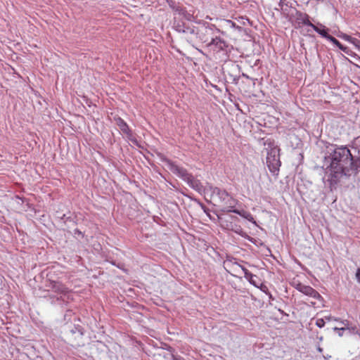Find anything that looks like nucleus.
Wrapping results in <instances>:
<instances>
[{
	"mask_svg": "<svg viewBox=\"0 0 360 360\" xmlns=\"http://www.w3.org/2000/svg\"><path fill=\"white\" fill-rule=\"evenodd\" d=\"M185 18L188 20H191V18H193V15L188 13L187 15H185Z\"/></svg>",
	"mask_w": 360,
	"mask_h": 360,
	"instance_id": "nucleus-31",
	"label": "nucleus"
},
{
	"mask_svg": "<svg viewBox=\"0 0 360 360\" xmlns=\"http://www.w3.org/2000/svg\"><path fill=\"white\" fill-rule=\"evenodd\" d=\"M188 177V178L186 179L184 181L186 182L191 188L198 191V193H201L202 191H205V188L203 189V186L200 180L195 179L191 174Z\"/></svg>",
	"mask_w": 360,
	"mask_h": 360,
	"instance_id": "nucleus-11",
	"label": "nucleus"
},
{
	"mask_svg": "<svg viewBox=\"0 0 360 360\" xmlns=\"http://www.w3.org/2000/svg\"><path fill=\"white\" fill-rule=\"evenodd\" d=\"M324 319H326V320H327V321H330V317H329V316H326Z\"/></svg>",
	"mask_w": 360,
	"mask_h": 360,
	"instance_id": "nucleus-36",
	"label": "nucleus"
},
{
	"mask_svg": "<svg viewBox=\"0 0 360 360\" xmlns=\"http://www.w3.org/2000/svg\"><path fill=\"white\" fill-rule=\"evenodd\" d=\"M172 360H186L184 357L179 356V355H172Z\"/></svg>",
	"mask_w": 360,
	"mask_h": 360,
	"instance_id": "nucleus-28",
	"label": "nucleus"
},
{
	"mask_svg": "<svg viewBox=\"0 0 360 360\" xmlns=\"http://www.w3.org/2000/svg\"><path fill=\"white\" fill-rule=\"evenodd\" d=\"M167 167L172 173L176 174L178 177L181 178L183 181H185L186 179H188V176L191 174L185 168L180 167L176 163L169 160L167 161Z\"/></svg>",
	"mask_w": 360,
	"mask_h": 360,
	"instance_id": "nucleus-9",
	"label": "nucleus"
},
{
	"mask_svg": "<svg viewBox=\"0 0 360 360\" xmlns=\"http://www.w3.org/2000/svg\"><path fill=\"white\" fill-rule=\"evenodd\" d=\"M322 340H323V337H320V338H319V340H321V341Z\"/></svg>",
	"mask_w": 360,
	"mask_h": 360,
	"instance_id": "nucleus-37",
	"label": "nucleus"
},
{
	"mask_svg": "<svg viewBox=\"0 0 360 360\" xmlns=\"http://www.w3.org/2000/svg\"><path fill=\"white\" fill-rule=\"evenodd\" d=\"M309 27H311L316 32H317L319 34H320L322 37L325 39L329 34V29L321 23L318 22L316 25H314L311 22Z\"/></svg>",
	"mask_w": 360,
	"mask_h": 360,
	"instance_id": "nucleus-13",
	"label": "nucleus"
},
{
	"mask_svg": "<svg viewBox=\"0 0 360 360\" xmlns=\"http://www.w3.org/2000/svg\"><path fill=\"white\" fill-rule=\"evenodd\" d=\"M317 350L321 353L323 352V349L320 346L317 347Z\"/></svg>",
	"mask_w": 360,
	"mask_h": 360,
	"instance_id": "nucleus-33",
	"label": "nucleus"
},
{
	"mask_svg": "<svg viewBox=\"0 0 360 360\" xmlns=\"http://www.w3.org/2000/svg\"><path fill=\"white\" fill-rule=\"evenodd\" d=\"M356 277L357 281L360 283V268L357 269Z\"/></svg>",
	"mask_w": 360,
	"mask_h": 360,
	"instance_id": "nucleus-29",
	"label": "nucleus"
},
{
	"mask_svg": "<svg viewBox=\"0 0 360 360\" xmlns=\"http://www.w3.org/2000/svg\"><path fill=\"white\" fill-rule=\"evenodd\" d=\"M316 325L319 328H323L325 326V319H318L316 321Z\"/></svg>",
	"mask_w": 360,
	"mask_h": 360,
	"instance_id": "nucleus-24",
	"label": "nucleus"
},
{
	"mask_svg": "<svg viewBox=\"0 0 360 360\" xmlns=\"http://www.w3.org/2000/svg\"><path fill=\"white\" fill-rule=\"evenodd\" d=\"M236 204H237V200L228 193V198L226 199L225 202L223 203L224 208L222 210V211L227 212H233V210H236V209H235Z\"/></svg>",
	"mask_w": 360,
	"mask_h": 360,
	"instance_id": "nucleus-12",
	"label": "nucleus"
},
{
	"mask_svg": "<svg viewBox=\"0 0 360 360\" xmlns=\"http://www.w3.org/2000/svg\"><path fill=\"white\" fill-rule=\"evenodd\" d=\"M233 265H236L241 269V270L244 273V277L246 276V273H250L245 266L239 264L238 262H234Z\"/></svg>",
	"mask_w": 360,
	"mask_h": 360,
	"instance_id": "nucleus-25",
	"label": "nucleus"
},
{
	"mask_svg": "<svg viewBox=\"0 0 360 360\" xmlns=\"http://www.w3.org/2000/svg\"><path fill=\"white\" fill-rule=\"evenodd\" d=\"M343 330H341V331H338V335L340 337H342L343 335V333H342Z\"/></svg>",
	"mask_w": 360,
	"mask_h": 360,
	"instance_id": "nucleus-34",
	"label": "nucleus"
},
{
	"mask_svg": "<svg viewBox=\"0 0 360 360\" xmlns=\"http://www.w3.org/2000/svg\"><path fill=\"white\" fill-rule=\"evenodd\" d=\"M175 30L186 35V39L189 44H192L198 39V28L193 25H186L184 22H175L174 24Z\"/></svg>",
	"mask_w": 360,
	"mask_h": 360,
	"instance_id": "nucleus-4",
	"label": "nucleus"
},
{
	"mask_svg": "<svg viewBox=\"0 0 360 360\" xmlns=\"http://www.w3.org/2000/svg\"><path fill=\"white\" fill-rule=\"evenodd\" d=\"M340 323L342 325H343V327H342V328L335 327L333 328V330L335 331L345 330L347 328V327L349 326V321L347 320H342V321H340Z\"/></svg>",
	"mask_w": 360,
	"mask_h": 360,
	"instance_id": "nucleus-18",
	"label": "nucleus"
},
{
	"mask_svg": "<svg viewBox=\"0 0 360 360\" xmlns=\"http://www.w3.org/2000/svg\"><path fill=\"white\" fill-rule=\"evenodd\" d=\"M338 37L351 44H352L353 40L355 39V38H354L347 34H345V33H342L341 34L338 35Z\"/></svg>",
	"mask_w": 360,
	"mask_h": 360,
	"instance_id": "nucleus-21",
	"label": "nucleus"
},
{
	"mask_svg": "<svg viewBox=\"0 0 360 360\" xmlns=\"http://www.w3.org/2000/svg\"><path fill=\"white\" fill-rule=\"evenodd\" d=\"M231 230L239 236L248 239L250 241H252V238L248 236V234L243 230L240 226L235 224L234 226H232Z\"/></svg>",
	"mask_w": 360,
	"mask_h": 360,
	"instance_id": "nucleus-16",
	"label": "nucleus"
},
{
	"mask_svg": "<svg viewBox=\"0 0 360 360\" xmlns=\"http://www.w3.org/2000/svg\"><path fill=\"white\" fill-rule=\"evenodd\" d=\"M249 283L254 285L255 287H259V282L257 281L258 278L257 276L252 273H246V276L245 277Z\"/></svg>",
	"mask_w": 360,
	"mask_h": 360,
	"instance_id": "nucleus-17",
	"label": "nucleus"
},
{
	"mask_svg": "<svg viewBox=\"0 0 360 360\" xmlns=\"http://www.w3.org/2000/svg\"><path fill=\"white\" fill-rule=\"evenodd\" d=\"M296 289L303 293L305 295L309 296L316 300H320L321 298V295L313 288L309 285H305L301 283H299Z\"/></svg>",
	"mask_w": 360,
	"mask_h": 360,
	"instance_id": "nucleus-10",
	"label": "nucleus"
},
{
	"mask_svg": "<svg viewBox=\"0 0 360 360\" xmlns=\"http://www.w3.org/2000/svg\"><path fill=\"white\" fill-rule=\"evenodd\" d=\"M267 295L269 296L270 300H274V297H273L272 295L270 292H269V294H267Z\"/></svg>",
	"mask_w": 360,
	"mask_h": 360,
	"instance_id": "nucleus-35",
	"label": "nucleus"
},
{
	"mask_svg": "<svg viewBox=\"0 0 360 360\" xmlns=\"http://www.w3.org/2000/svg\"><path fill=\"white\" fill-rule=\"evenodd\" d=\"M228 192H226V196H223L221 200L219 201V203L222 204L225 202L226 199L228 198Z\"/></svg>",
	"mask_w": 360,
	"mask_h": 360,
	"instance_id": "nucleus-30",
	"label": "nucleus"
},
{
	"mask_svg": "<svg viewBox=\"0 0 360 360\" xmlns=\"http://www.w3.org/2000/svg\"><path fill=\"white\" fill-rule=\"evenodd\" d=\"M228 46L227 43L217 34L214 37H212V40L207 44V47L216 53L221 51L227 53Z\"/></svg>",
	"mask_w": 360,
	"mask_h": 360,
	"instance_id": "nucleus-7",
	"label": "nucleus"
},
{
	"mask_svg": "<svg viewBox=\"0 0 360 360\" xmlns=\"http://www.w3.org/2000/svg\"><path fill=\"white\" fill-rule=\"evenodd\" d=\"M340 49L344 53L347 54L348 56H352L353 55V52L347 46H345L342 44V46L340 47Z\"/></svg>",
	"mask_w": 360,
	"mask_h": 360,
	"instance_id": "nucleus-22",
	"label": "nucleus"
},
{
	"mask_svg": "<svg viewBox=\"0 0 360 360\" xmlns=\"http://www.w3.org/2000/svg\"><path fill=\"white\" fill-rule=\"evenodd\" d=\"M264 145H267L266 148L267 167L272 174H278L281 165L279 158L280 149L270 141L269 142L266 141Z\"/></svg>",
	"mask_w": 360,
	"mask_h": 360,
	"instance_id": "nucleus-3",
	"label": "nucleus"
},
{
	"mask_svg": "<svg viewBox=\"0 0 360 360\" xmlns=\"http://www.w3.org/2000/svg\"><path fill=\"white\" fill-rule=\"evenodd\" d=\"M50 287L53 292L58 294L56 300L51 301V303L63 306L68 302V300L70 299L69 291L63 284L53 281L51 283Z\"/></svg>",
	"mask_w": 360,
	"mask_h": 360,
	"instance_id": "nucleus-5",
	"label": "nucleus"
},
{
	"mask_svg": "<svg viewBox=\"0 0 360 360\" xmlns=\"http://www.w3.org/2000/svg\"><path fill=\"white\" fill-rule=\"evenodd\" d=\"M117 124L119 127L120 129L128 137H130L131 136V131L128 124L124 120H122V118H118L117 120Z\"/></svg>",
	"mask_w": 360,
	"mask_h": 360,
	"instance_id": "nucleus-14",
	"label": "nucleus"
},
{
	"mask_svg": "<svg viewBox=\"0 0 360 360\" xmlns=\"http://www.w3.org/2000/svg\"><path fill=\"white\" fill-rule=\"evenodd\" d=\"M322 167L324 170L323 181L330 191L335 188L342 177L350 176L351 172L358 169L349 149L343 146H332L328 148Z\"/></svg>",
	"mask_w": 360,
	"mask_h": 360,
	"instance_id": "nucleus-1",
	"label": "nucleus"
},
{
	"mask_svg": "<svg viewBox=\"0 0 360 360\" xmlns=\"http://www.w3.org/2000/svg\"><path fill=\"white\" fill-rule=\"evenodd\" d=\"M227 24L231 27L240 29V27L236 25V23L231 20H227Z\"/></svg>",
	"mask_w": 360,
	"mask_h": 360,
	"instance_id": "nucleus-27",
	"label": "nucleus"
},
{
	"mask_svg": "<svg viewBox=\"0 0 360 360\" xmlns=\"http://www.w3.org/2000/svg\"><path fill=\"white\" fill-rule=\"evenodd\" d=\"M242 77H245L246 79H250V77L248 75L245 74V73L242 74Z\"/></svg>",
	"mask_w": 360,
	"mask_h": 360,
	"instance_id": "nucleus-32",
	"label": "nucleus"
},
{
	"mask_svg": "<svg viewBox=\"0 0 360 360\" xmlns=\"http://www.w3.org/2000/svg\"><path fill=\"white\" fill-rule=\"evenodd\" d=\"M326 39L338 46L339 49L342 46V44L338 39L330 34H328Z\"/></svg>",
	"mask_w": 360,
	"mask_h": 360,
	"instance_id": "nucleus-19",
	"label": "nucleus"
},
{
	"mask_svg": "<svg viewBox=\"0 0 360 360\" xmlns=\"http://www.w3.org/2000/svg\"><path fill=\"white\" fill-rule=\"evenodd\" d=\"M278 6L281 7L282 13L289 21L300 25L310 26L311 22L309 20V16L307 13L297 11L295 8L289 7L288 4H285L283 0H280Z\"/></svg>",
	"mask_w": 360,
	"mask_h": 360,
	"instance_id": "nucleus-2",
	"label": "nucleus"
},
{
	"mask_svg": "<svg viewBox=\"0 0 360 360\" xmlns=\"http://www.w3.org/2000/svg\"><path fill=\"white\" fill-rule=\"evenodd\" d=\"M233 212L240 215V217H243L244 219H246L247 220H248L249 221L252 222L255 226H257V222L254 219L253 216L250 212H248L247 211H245L243 210H233Z\"/></svg>",
	"mask_w": 360,
	"mask_h": 360,
	"instance_id": "nucleus-15",
	"label": "nucleus"
},
{
	"mask_svg": "<svg viewBox=\"0 0 360 360\" xmlns=\"http://www.w3.org/2000/svg\"><path fill=\"white\" fill-rule=\"evenodd\" d=\"M220 32V30L212 24H203L198 28V39L202 42H207L210 37H214Z\"/></svg>",
	"mask_w": 360,
	"mask_h": 360,
	"instance_id": "nucleus-6",
	"label": "nucleus"
},
{
	"mask_svg": "<svg viewBox=\"0 0 360 360\" xmlns=\"http://www.w3.org/2000/svg\"><path fill=\"white\" fill-rule=\"evenodd\" d=\"M257 288H259L261 290V291H262L265 294H266V295L269 294L268 287L266 285L262 284V283H259V287H257Z\"/></svg>",
	"mask_w": 360,
	"mask_h": 360,
	"instance_id": "nucleus-23",
	"label": "nucleus"
},
{
	"mask_svg": "<svg viewBox=\"0 0 360 360\" xmlns=\"http://www.w3.org/2000/svg\"><path fill=\"white\" fill-rule=\"evenodd\" d=\"M352 44L356 47L359 50H360V40L357 39H354L353 40V42H352Z\"/></svg>",
	"mask_w": 360,
	"mask_h": 360,
	"instance_id": "nucleus-26",
	"label": "nucleus"
},
{
	"mask_svg": "<svg viewBox=\"0 0 360 360\" xmlns=\"http://www.w3.org/2000/svg\"><path fill=\"white\" fill-rule=\"evenodd\" d=\"M205 191L207 194L210 195L211 200L216 203H219L223 196H226V191L225 190H222L218 187H214L211 185L206 186Z\"/></svg>",
	"mask_w": 360,
	"mask_h": 360,
	"instance_id": "nucleus-8",
	"label": "nucleus"
},
{
	"mask_svg": "<svg viewBox=\"0 0 360 360\" xmlns=\"http://www.w3.org/2000/svg\"><path fill=\"white\" fill-rule=\"evenodd\" d=\"M346 330H349L351 334H356L360 337V331L358 330L356 326H352L349 324Z\"/></svg>",
	"mask_w": 360,
	"mask_h": 360,
	"instance_id": "nucleus-20",
	"label": "nucleus"
}]
</instances>
